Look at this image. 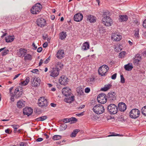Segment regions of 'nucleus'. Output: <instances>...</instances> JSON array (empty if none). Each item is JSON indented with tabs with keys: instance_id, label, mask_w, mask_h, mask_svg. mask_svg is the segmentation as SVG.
<instances>
[{
	"instance_id": "nucleus-1",
	"label": "nucleus",
	"mask_w": 146,
	"mask_h": 146,
	"mask_svg": "<svg viewBox=\"0 0 146 146\" xmlns=\"http://www.w3.org/2000/svg\"><path fill=\"white\" fill-rule=\"evenodd\" d=\"M108 12H104L103 15L102 21L103 24L107 26L111 25L112 23V19L108 15Z\"/></svg>"
},
{
	"instance_id": "nucleus-2",
	"label": "nucleus",
	"mask_w": 146,
	"mask_h": 146,
	"mask_svg": "<svg viewBox=\"0 0 146 146\" xmlns=\"http://www.w3.org/2000/svg\"><path fill=\"white\" fill-rule=\"evenodd\" d=\"M94 111L97 114H101L104 112L105 110L104 106L100 104L95 105L93 109Z\"/></svg>"
},
{
	"instance_id": "nucleus-3",
	"label": "nucleus",
	"mask_w": 146,
	"mask_h": 146,
	"mask_svg": "<svg viewBox=\"0 0 146 146\" xmlns=\"http://www.w3.org/2000/svg\"><path fill=\"white\" fill-rule=\"evenodd\" d=\"M42 5L39 3H36L31 9V12L33 14H38L42 9Z\"/></svg>"
},
{
	"instance_id": "nucleus-4",
	"label": "nucleus",
	"mask_w": 146,
	"mask_h": 146,
	"mask_svg": "<svg viewBox=\"0 0 146 146\" xmlns=\"http://www.w3.org/2000/svg\"><path fill=\"white\" fill-rule=\"evenodd\" d=\"M108 110L111 114H115L118 111L117 106L113 104H111L109 105L108 106Z\"/></svg>"
},
{
	"instance_id": "nucleus-5",
	"label": "nucleus",
	"mask_w": 146,
	"mask_h": 146,
	"mask_svg": "<svg viewBox=\"0 0 146 146\" xmlns=\"http://www.w3.org/2000/svg\"><path fill=\"white\" fill-rule=\"evenodd\" d=\"M108 70L109 67L107 65H103L99 68L98 71V73L102 76H105Z\"/></svg>"
},
{
	"instance_id": "nucleus-6",
	"label": "nucleus",
	"mask_w": 146,
	"mask_h": 146,
	"mask_svg": "<svg viewBox=\"0 0 146 146\" xmlns=\"http://www.w3.org/2000/svg\"><path fill=\"white\" fill-rule=\"evenodd\" d=\"M97 100L100 103L105 104L107 100L106 95L103 93L99 94L97 97Z\"/></svg>"
},
{
	"instance_id": "nucleus-7",
	"label": "nucleus",
	"mask_w": 146,
	"mask_h": 146,
	"mask_svg": "<svg viewBox=\"0 0 146 146\" xmlns=\"http://www.w3.org/2000/svg\"><path fill=\"white\" fill-rule=\"evenodd\" d=\"M140 114V111L137 109H134L131 110L129 113L130 117L132 118L138 117Z\"/></svg>"
},
{
	"instance_id": "nucleus-8",
	"label": "nucleus",
	"mask_w": 146,
	"mask_h": 146,
	"mask_svg": "<svg viewBox=\"0 0 146 146\" xmlns=\"http://www.w3.org/2000/svg\"><path fill=\"white\" fill-rule=\"evenodd\" d=\"M107 100L110 102H112L116 99V94L115 92H109L106 96Z\"/></svg>"
},
{
	"instance_id": "nucleus-9",
	"label": "nucleus",
	"mask_w": 146,
	"mask_h": 146,
	"mask_svg": "<svg viewBox=\"0 0 146 146\" xmlns=\"http://www.w3.org/2000/svg\"><path fill=\"white\" fill-rule=\"evenodd\" d=\"M40 80L39 78H35V76H33L31 78V85L35 87H37L40 85Z\"/></svg>"
},
{
	"instance_id": "nucleus-10",
	"label": "nucleus",
	"mask_w": 146,
	"mask_h": 146,
	"mask_svg": "<svg viewBox=\"0 0 146 146\" xmlns=\"http://www.w3.org/2000/svg\"><path fill=\"white\" fill-rule=\"evenodd\" d=\"M62 93L65 96L68 97L71 96V90L70 88L66 87L62 89Z\"/></svg>"
},
{
	"instance_id": "nucleus-11",
	"label": "nucleus",
	"mask_w": 146,
	"mask_h": 146,
	"mask_svg": "<svg viewBox=\"0 0 146 146\" xmlns=\"http://www.w3.org/2000/svg\"><path fill=\"white\" fill-rule=\"evenodd\" d=\"M59 82L61 85H65L68 84V82L67 78L64 76H62L59 79Z\"/></svg>"
},
{
	"instance_id": "nucleus-12",
	"label": "nucleus",
	"mask_w": 146,
	"mask_h": 146,
	"mask_svg": "<svg viewBox=\"0 0 146 146\" xmlns=\"http://www.w3.org/2000/svg\"><path fill=\"white\" fill-rule=\"evenodd\" d=\"M33 112V110L30 107H26L23 109V113L24 115L28 116L31 115Z\"/></svg>"
},
{
	"instance_id": "nucleus-13",
	"label": "nucleus",
	"mask_w": 146,
	"mask_h": 146,
	"mask_svg": "<svg viewBox=\"0 0 146 146\" xmlns=\"http://www.w3.org/2000/svg\"><path fill=\"white\" fill-rule=\"evenodd\" d=\"M46 20L44 19L41 18L37 19V25L41 27H44L45 25Z\"/></svg>"
},
{
	"instance_id": "nucleus-14",
	"label": "nucleus",
	"mask_w": 146,
	"mask_h": 146,
	"mask_svg": "<svg viewBox=\"0 0 146 146\" xmlns=\"http://www.w3.org/2000/svg\"><path fill=\"white\" fill-rule=\"evenodd\" d=\"M46 104V99L44 97H41L38 100V105L41 107L45 106Z\"/></svg>"
},
{
	"instance_id": "nucleus-15",
	"label": "nucleus",
	"mask_w": 146,
	"mask_h": 146,
	"mask_svg": "<svg viewBox=\"0 0 146 146\" xmlns=\"http://www.w3.org/2000/svg\"><path fill=\"white\" fill-rule=\"evenodd\" d=\"M83 18V15L82 14L78 13L75 14L74 17L75 21L79 22L81 21Z\"/></svg>"
},
{
	"instance_id": "nucleus-16",
	"label": "nucleus",
	"mask_w": 146,
	"mask_h": 146,
	"mask_svg": "<svg viewBox=\"0 0 146 146\" xmlns=\"http://www.w3.org/2000/svg\"><path fill=\"white\" fill-rule=\"evenodd\" d=\"M119 110L121 111H124L126 109L127 106L126 104L124 103H119L118 106Z\"/></svg>"
},
{
	"instance_id": "nucleus-17",
	"label": "nucleus",
	"mask_w": 146,
	"mask_h": 146,
	"mask_svg": "<svg viewBox=\"0 0 146 146\" xmlns=\"http://www.w3.org/2000/svg\"><path fill=\"white\" fill-rule=\"evenodd\" d=\"M59 70L55 68H53L51 71L50 76L53 77L57 76L59 74Z\"/></svg>"
},
{
	"instance_id": "nucleus-18",
	"label": "nucleus",
	"mask_w": 146,
	"mask_h": 146,
	"mask_svg": "<svg viewBox=\"0 0 146 146\" xmlns=\"http://www.w3.org/2000/svg\"><path fill=\"white\" fill-rule=\"evenodd\" d=\"M87 21L90 23H94L96 22V17L91 15H87Z\"/></svg>"
},
{
	"instance_id": "nucleus-19",
	"label": "nucleus",
	"mask_w": 146,
	"mask_h": 146,
	"mask_svg": "<svg viewBox=\"0 0 146 146\" xmlns=\"http://www.w3.org/2000/svg\"><path fill=\"white\" fill-rule=\"evenodd\" d=\"M64 56V51L62 50H59L56 54V57L59 59L62 58Z\"/></svg>"
},
{
	"instance_id": "nucleus-20",
	"label": "nucleus",
	"mask_w": 146,
	"mask_h": 146,
	"mask_svg": "<svg viewBox=\"0 0 146 146\" xmlns=\"http://www.w3.org/2000/svg\"><path fill=\"white\" fill-rule=\"evenodd\" d=\"M111 37L114 40L119 41L121 39L122 36L119 35L113 34L112 35Z\"/></svg>"
},
{
	"instance_id": "nucleus-21",
	"label": "nucleus",
	"mask_w": 146,
	"mask_h": 146,
	"mask_svg": "<svg viewBox=\"0 0 146 146\" xmlns=\"http://www.w3.org/2000/svg\"><path fill=\"white\" fill-rule=\"evenodd\" d=\"M77 95L80 96L84 95V89L80 87H78L76 89Z\"/></svg>"
},
{
	"instance_id": "nucleus-22",
	"label": "nucleus",
	"mask_w": 146,
	"mask_h": 146,
	"mask_svg": "<svg viewBox=\"0 0 146 146\" xmlns=\"http://www.w3.org/2000/svg\"><path fill=\"white\" fill-rule=\"evenodd\" d=\"M27 50L24 48H21L19 50V56L21 57L22 56H24L26 54Z\"/></svg>"
},
{
	"instance_id": "nucleus-23",
	"label": "nucleus",
	"mask_w": 146,
	"mask_h": 146,
	"mask_svg": "<svg viewBox=\"0 0 146 146\" xmlns=\"http://www.w3.org/2000/svg\"><path fill=\"white\" fill-rule=\"evenodd\" d=\"M65 99V102L68 103H71L74 100V96H68Z\"/></svg>"
},
{
	"instance_id": "nucleus-24",
	"label": "nucleus",
	"mask_w": 146,
	"mask_h": 146,
	"mask_svg": "<svg viewBox=\"0 0 146 146\" xmlns=\"http://www.w3.org/2000/svg\"><path fill=\"white\" fill-rule=\"evenodd\" d=\"M89 43L88 42H85L83 44L82 49L83 50H87L89 48Z\"/></svg>"
},
{
	"instance_id": "nucleus-25",
	"label": "nucleus",
	"mask_w": 146,
	"mask_h": 146,
	"mask_svg": "<svg viewBox=\"0 0 146 146\" xmlns=\"http://www.w3.org/2000/svg\"><path fill=\"white\" fill-rule=\"evenodd\" d=\"M128 17L126 15H121L119 16V20L121 22L126 21L128 20Z\"/></svg>"
},
{
	"instance_id": "nucleus-26",
	"label": "nucleus",
	"mask_w": 146,
	"mask_h": 146,
	"mask_svg": "<svg viewBox=\"0 0 146 146\" xmlns=\"http://www.w3.org/2000/svg\"><path fill=\"white\" fill-rule=\"evenodd\" d=\"M14 38V36H9L5 38V41L7 42H12Z\"/></svg>"
},
{
	"instance_id": "nucleus-27",
	"label": "nucleus",
	"mask_w": 146,
	"mask_h": 146,
	"mask_svg": "<svg viewBox=\"0 0 146 146\" xmlns=\"http://www.w3.org/2000/svg\"><path fill=\"white\" fill-rule=\"evenodd\" d=\"M124 68L126 70L129 71L132 70L133 66L131 64L129 63L125 65Z\"/></svg>"
},
{
	"instance_id": "nucleus-28",
	"label": "nucleus",
	"mask_w": 146,
	"mask_h": 146,
	"mask_svg": "<svg viewBox=\"0 0 146 146\" xmlns=\"http://www.w3.org/2000/svg\"><path fill=\"white\" fill-rule=\"evenodd\" d=\"M111 86V85L108 84L107 85H105L104 88H101V90L102 91H106L109 89Z\"/></svg>"
},
{
	"instance_id": "nucleus-29",
	"label": "nucleus",
	"mask_w": 146,
	"mask_h": 146,
	"mask_svg": "<svg viewBox=\"0 0 146 146\" xmlns=\"http://www.w3.org/2000/svg\"><path fill=\"white\" fill-rule=\"evenodd\" d=\"M17 106L19 108H23L24 106L23 101L22 100H19L17 103Z\"/></svg>"
},
{
	"instance_id": "nucleus-30",
	"label": "nucleus",
	"mask_w": 146,
	"mask_h": 146,
	"mask_svg": "<svg viewBox=\"0 0 146 146\" xmlns=\"http://www.w3.org/2000/svg\"><path fill=\"white\" fill-rule=\"evenodd\" d=\"M63 66V65L61 62H58L56 64V69L59 70L61 69Z\"/></svg>"
},
{
	"instance_id": "nucleus-31",
	"label": "nucleus",
	"mask_w": 146,
	"mask_h": 146,
	"mask_svg": "<svg viewBox=\"0 0 146 146\" xmlns=\"http://www.w3.org/2000/svg\"><path fill=\"white\" fill-rule=\"evenodd\" d=\"M29 77H27L26 78L25 80L21 82V84L22 86H25L27 85L28 83L29 82Z\"/></svg>"
},
{
	"instance_id": "nucleus-32",
	"label": "nucleus",
	"mask_w": 146,
	"mask_h": 146,
	"mask_svg": "<svg viewBox=\"0 0 146 146\" xmlns=\"http://www.w3.org/2000/svg\"><path fill=\"white\" fill-rule=\"evenodd\" d=\"M134 59L135 62L138 63V62L140 61L141 59L140 55L138 54L136 55Z\"/></svg>"
},
{
	"instance_id": "nucleus-33",
	"label": "nucleus",
	"mask_w": 146,
	"mask_h": 146,
	"mask_svg": "<svg viewBox=\"0 0 146 146\" xmlns=\"http://www.w3.org/2000/svg\"><path fill=\"white\" fill-rule=\"evenodd\" d=\"M80 131V130L79 129H75L73 132L72 133V134L70 135V136L71 137H75L76 136V134L77 133Z\"/></svg>"
},
{
	"instance_id": "nucleus-34",
	"label": "nucleus",
	"mask_w": 146,
	"mask_h": 146,
	"mask_svg": "<svg viewBox=\"0 0 146 146\" xmlns=\"http://www.w3.org/2000/svg\"><path fill=\"white\" fill-rule=\"evenodd\" d=\"M66 33L62 32L60 34V38L61 40H63L66 37Z\"/></svg>"
},
{
	"instance_id": "nucleus-35",
	"label": "nucleus",
	"mask_w": 146,
	"mask_h": 146,
	"mask_svg": "<svg viewBox=\"0 0 146 146\" xmlns=\"http://www.w3.org/2000/svg\"><path fill=\"white\" fill-rule=\"evenodd\" d=\"M11 126L14 128V131L15 133H16L17 132V129L19 127V126L18 125L15 124L12 125Z\"/></svg>"
},
{
	"instance_id": "nucleus-36",
	"label": "nucleus",
	"mask_w": 146,
	"mask_h": 146,
	"mask_svg": "<svg viewBox=\"0 0 146 146\" xmlns=\"http://www.w3.org/2000/svg\"><path fill=\"white\" fill-rule=\"evenodd\" d=\"M90 118L93 120H97L98 118L96 116L95 114L92 113L90 115Z\"/></svg>"
},
{
	"instance_id": "nucleus-37",
	"label": "nucleus",
	"mask_w": 146,
	"mask_h": 146,
	"mask_svg": "<svg viewBox=\"0 0 146 146\" xmlns=\"http://www.w3.org/2000/svg\"><path fill=\"white\" fill-rule=\"evenodd\" d=\"M61 138V136L60 135H56L53 136V139L54 140H59Z\"/></svg>"
},
{
	"instance_id": "nucleus-38",
	"label": "nucleus",
	"mask_w": 146,
	"mask_h": 146,
	"mask_svg": "<svg viewBox=\"0 0 146 146\" xmlns=\"http://www.w3.org/2000/svg\"><path fill=\"white\" fill-rule=\"evenodd\" d=\"M69 121L71 123H73L76 122L77 121V119L75 117H72L69 118Z\"/></svg>"
},
{
	"instance_id": "nucleus-39",
	"label": "nucleus",
	"mask_w": 146,
	"mask_h": 146,
	"mask_svg": "<svg viewBox=\"0 0 146 146\" xmlns=\"http://www.w3.org/2000/svg\"><path fill=\"white\" fill-rule=\"evenodd\" d=\"M141 112L143 115L146 116V106L142 108Z\"/></svg>"
},
{
	"instance_id": "nucleus-40",
	"label": "nucleus",
	"mask_w": 146,
	"mask_h": 146,
	"mask_svg": "<svg viewBox=\"0 0 146 146\" xmlns=\"http://www.w3.org/2000/svg\"><path fill=\"white\" fill-rule=\"evenodd\" d=\"M120 45H117L115 48V51L117 52L120 51L122 50V48L120 47Z\"/></svg>"
},
{
	"instance_id": "nucleus-41",
	"label": "nucleus",
	"mask_w": 146,
	"mask_h": 146,
	"mask_svg": "<svg viewBox=\"0 0 146 146\" xmlns=\"http://www.w3.org/2000/svg\"><path fill=\"white\" fill-rule=\"evenodd\" d=\"M25 60H31V55L30 54H27L25 57Z\"/></svg>"
},
{
	"instance_id": "nucleus-42",
	"label": "nucleus",
	"mask_w": 146,
	"mask_h": 146,
	"mask_svg": "<svg viewBox=\"0 0 146 146\" xmlns=\"http://www.w3.org/2000/svg\"><path fill=\"white\" fill-rule=\"evenodd\" d=\"M125 52H120L119 55V57L121 58L123 57L125 55Z\"/></svg>"
},
{
	"instance_id": "nucleus-43",
	"label": "nucleus",
	"mask_w": 146,
	"mask_h": 146,
	"mask_svg": "<svg viewBox=\"0 0 146 146\" xmlns=\"http://www.w3.org/2000/svg\"><path fill=\"white\" fill-rule=\"evenodd\" d=\"M94 81L95 78H94L92 77L89 78L88 81L89 83L90 84H92L94 82Z\"/></svg>"
},
{
	"instance_id": "nucleus-44",
	"label": "nucleus",
	"mask_w": 146,
	"mask_h": 146,
	"mask_svg": "<svg viewBox=\"0 0 146 146\" xmlns=\"http://www.w3.org/2000/svg\"><path fill=\"white\" fill-rule=\"evenodd\" d=\"M9 52V50L8 49L5 50L1 52L2 56H5Z\"/></svg>"
},
{
	"instance_id": "nucleus-45",
	"label": "nucleus",
	"mask_w": 146,
	"mask_h": 146,
	"mask_svg": "<svg viewBox=\"0 0 146 146\" xmlns=\"http://www.w3.org/2000/svg\"><path fill=\"white\" fill-rule=\"evenodd\" d=\"M46 119V116H44L38 117L37 119L38 121H42Z\"/></svg>"
},
{
	"instance_id": "nucleus-46",
	"label": "nucleus",
	"mask_w": 146,
	"mask_h": 146,
	"mask_svg": "<svg viewBox=\"0 0 146 146\" xmlns=\"http://www.w3.org/2000/svg\"><path fill=\"white\" fill-rule=\"evenodd\" d=\"M121 82L122 84L125 83V79L123 75H121Z\"/></svg>"
},
{
	"instance_id": "nucleus-47",
	"label": "nucleus",
	"mask_w": 146,
	"mask_h": 146,
	"mask_svg": "<svg viewBox=\"0 0 146 146\" xmlns=\"http://www.w3.org/2000/svg\"><path fill=\"white\" fill-rule=\"evenodd\" d=\"M139 32V31L138 29H136L135 31V36L136 37H138Z\"/></svg>"
},
{
	"instance_id": "nucleus-48",
	"label": "nucleus",
	"mask_w": 146,
	"mask_h": 146,
	"mask_svg": "<svg viewBox=\"0 0 146 146\" xmlns=\"http://www.w3.org/2000/svg\"><path fill=\"white\" fill-rule=\"evenodd\" d=\"M62 122L64 123H66L67 122H70L69 119L68 118H65L62 120Z\"/></svg>"
},
{
	"instance_id": "nucleus-49",
	"label": "nucleus",
	"mask_w": 146,
	"mask_h": 146,
	"mask_svg": "<svg viewBox=\"0 0 146 146\" xmlns=\"http://www.w3.org/2000/svg\"><path fill=\"white\" fill-rule=\"evenodd\" d=\"M19 91L18 88H16L15 90L14 94H13V96L16 94H17L18 93H19Z\"/></svg>"
},
{
	"instance_id": "nucleus-50",
	"label": "nucleus",
	"mask_w": 146,
	"mask_h": 146,
	"mask_svg": "<svg viewBox=\"0 0 146 146\" xmlns=\"http://www.w3.org/2000/svg\"><path fill=\"white\" fill-rule=\"evenodd\" d=\"M123 136V135H120L119 134H115L114 133H112V135H109L108 136V137L110 136Z\"/></svg>"
},
{
	"instance_id": "nucleus-51",
	"label": "nucleus",
	"mask_w": 146,
	"mask_h": 146,
	"mask_svg": "<svg viewBox=\"0 0 146 146\" xmlns=\"http://www.w3.org/2000/svg\"><path fill=\"white\" fill-rule=\"evenodd\" d=\"M61 127L64 130H65L67 126L66 124H64L61 125Z\"/></svg>"
},
{
	"instance_id": "nucleus-52",
	"label": "nucleus",
	"mask_w": 146,
	"mask_h": 146,
	"mask_svg": "<svg viewBox=\"0 0 146 146\" xmlns=\"http://www.w3.org/2000/svg\"><path fill=\"white\" fill-rule=\"evenodd\" d=\"M117 74L115 73L111 77V78L113 80H115L116 78Z\"/></svg>"
},
{
	"instance_id": "nucleus-53",
	"label": "nucleus",
	"mask_w": 146,
	"mask_h": 146,
	"mask_svg": "<svg viewBox=\"0 0 146 146\" xmlns=\"http://www.w3.org/2000/svg\"><path fill=\"white\" fill-rule=\"evenodd\" d=\"M90 91V89L88 88H86L85 89V92L86 93H88Z\"/></svg>"
},
{
	"instance_id": "nucleus-54",
	"label": "nucleus",
	"mask_w": 146,
	"mask_h": 146,
	"mask_svg": "<svg viewBox=\"0 0 146 146\" xmlns=\"http://www.w3.org/2000/svg\"><path fill=\"white\" fill-rule=\"evenodd\" d=\"M21 96V94H19V93H18L17 94H16L15 95L13 96V97L15 98H18L20 97Z\"/></svg>"
},
{
	"instance_id": "nucleus-55",
	"label": "nucleus",
	"mask_w": 146,
	"mask_h": 146,
	"mask_svg": "<svg viewBox=\"0 0 146 146\" xmlns=\"http://www.w3.org/2000/svg\"><path fill=\"white\" fill-rule=\"evenodd\" d=\"M43 139L42 138L40 137L37 139L36 140V141L37 142H40L43 140Z\"/></svg>"
},
{
	"instance_id": "nucleus-56",
	"label": "nucleus",
	"mask_w": 146,
	"mask_h": 146,
	"mask_svg": "<svg viewBox=\"0 0 146 146\" xmlns=\"http://www.w3.org/2000/svg\"><path fill=\"white\" fill-rule=\"evenodd\" d=\"M21 74H19L17 75H15L14 77L13 78V80H14L16 78H17Z\"/></svg>"
},
{
	"instance_id": "nucleus-57",
	"label": "nucleus",
	"mask_w": 146,
	"mask_h": 146,
	"mask_svg": "<svg viewBox=\"0 0 146 146\" xmlns=\"http://www.w3.org/2000/svg\"><path fill=\"white\" fill-rule=\"evenodd\" d=\"M32 46H33V49L36 50L37 48V47L35 45L34 42Z\"/></svg>"
},
{
	"instance_id": "nucleus-58",
	"label": "nucleus",
	"mask_w": 146,
	"mask_h": 146,
	"mask_svg": "<svg viewBox=\"0 0 146 146\" xmlns=\"http://www.w3.org/2000/svg\"><path fill=\"white\" fill-rule=\"evenodd\" d=\"M42 50V48L41 47L38 48L37 50V51L38 52H40Z\"/></svg>"
},
{
	"instance_id": "nucleus-59",
	"label": "nucleus",
	"mask_w": 146,
	"mask_h": 146,
	"mask_svg": "<svg viewBox=\"0 0 146 146\" xmlns=\"http://www.w3.org/2000/svg\"><path fill=\"white\" fill-rule=\"evenodd\" d=\"M38 70L37 69H33L32 71V72L33 73H36L38 72Z\"/></svg>"
},
{
	"instance_id": "nucleus-60",
	"label": "nucleus",
	"mask_w": 146,
	"mask_h": 146,
	"mask_svg": "<svg viewBox=\"0 0 146 146\" xmlns=\"http://www.w3.org/2000/svg\"><path fill=\"white\" fill-rule=\"evenodd\" d=\"M143 27L146 28V19L143 21Z\"/></svg>"
},
{
	"instance_id": "nucleus-61",
	"label": "nucleus",
	"mask_w": 146,
	"mask_h": 146,
	"mask_svg": "<svg viewBox=\"0 0 146 146\" xmlns=\"http://www.w3.org/2000/svg\"><path fill=\"white\" fill-rule=\"evenodd\" d=\"M10 129H6L5 130V132L6 133L8 134H10V133H9L10 131Z\"/></svg>"
},
{
	"instance_id": "nucleus-62",
	"label": "nucleus",
	"mask_w": 146,
	"mask_h": 146,
	"mask_svg": "<svg viewBox=\"0 0 146 146\" xmlns=\"http://www.w3.org/2000/svg\"><path fill=\"white\" fill-rule=\"evenodd\" d=\"M50 105L52 107H55L56 106V104H54L53 103H51Z\"/></svg>"
},
{
	"instance_id": "nucleus-63",
	"label": "nucleus",
	"mask_w": 146,
	"mask_h": 146,
	"mask_svg": "<svg viewBox=\"0 0 146 146\" xmlns=\"http://www.w3.org/2000/svg\"><path fill=\"white\" fill-rule=\"evenodd\" d=\"M84 115V112H82L80 113H78L76 114L77 115L79 116H80L83 115Z\"/></svg>"
},
{
	"instance_id": "nucleus-64",
	"label": "nucleus",
	"mask_w": 146,
	"mask_h": 146,
	"mask_svg": "<svg viewBox=\"0 0 146 146\" xmlns=\"http://www.w3.org/2000/svg\"><path fill=\"white\" fill-rule=\"evenodd\" d=\"M20 146H25V144L24 142H21L20 143Z\"/></svg>"
}]
</instances>
